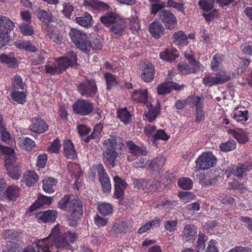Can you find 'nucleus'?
Listing matches in <instances>:
<instances>
[{"label": "nucleus", "instance_id": "nucleus-1", "mask_svg": "<svg viewBox=\"0 0 252 252\" xmlns=\"http://www.w3.org/2000/svg\"><path fill=\"white\" fill-rule=\"evenodd\" d=\"M59 224L56 225L50 232L49 236L34 243L42 252H53V242L56 249L71 250L72 249L71 244L77 239V235L74 232H67L64 233L60 232Z\"/></svg>", "mask_w": 252, "mask_h": 252}, {"label": "nucleus", "instance_id": "nucleus-2", "mask_svg": "<svg viewBox=\"0 0 252 252\" xmlns=\"http://www.w3.org/2000/svg\"><path fill=\"white\" fill-rule=\"evenodd\" d=\"M77 60L76 54L70 51L64 57L48 62L45 65V71L51 75L59 74L70 66L76 65Z\"/></svg>", "mask_w": 252, "mask_h": 252}, {"label": "nucleus", "instance_id": "nucleus-3", "mask_svg": "<svg viewBox=\"0 0 252 252\" xmlns=\"http://www.w3.org/2000/svg\"><path fill=\"white\" fill-rule=\"evenodd\" d=\"M58 207L63 211L70 212L71 216L74 221L82 215L83 210L81 201L72 195H66L62 198L58 203Z\"/></svg>", "mask_w": 252, "mask_h": 252}, {"label": "nucleus", "instance_id": "nucleus-4", "mask_svg": "<svg viewBox=\"0 0 252 252\" xmlns=\"http://www.w3.org/2000/svg\"><path fill=\"white\" fill-rule=\"evenodd\" d=\"M0 150L4 156L5 166L8 171V176L12 179H18L22 172L18 165H14L17 158L14 150L8 147L0 144Z\"/></svg>", "mask_w": 252, "mask_h": 252}, {"label": "nucleus", "instance_id": "nucleus-5", "mask_svg": "<svg viewBox=\"0 0 252 252\" xmlns=\"http://www.w3.org/2000/svg\"><path fill=\"white\" fill-rule=\"evenodd\" d=\"M119 137L114 135L105 140L102 144L103 159L108 164L114 167L115 165L116 159L118 157L119 154L116 151V146Z\"/></svg>", "mask_w": 252, "mask_h": 252}, {"label": "nucleus", "instance_id": "nucleus-6", "mask_svg": "<svg viewBox=\"0 0 252 252\" xmlns=\"http://www.w3.org/2000/svg\"><path fill=\"white\" fill-rule=\"evenodd\" d=\"M69 35L71 41L77 48L86 53L90 52L92 49V44L85 32L72 28L70 30Z\"/></svg>", "mask_w": 252, "mask_h": 252}, {"label": "nucleus", "instance_id": "nucleus-7", "mask_svg": "<svg viewBox=\"0 0 252 252\" xmlns=\"http://www.w3.org/2000/svg\"><path fill=\"white\" fill-rule=\"evenodd\" d=\"M14 27L13 22L7 17L0 15V49L6 45L9 41L8 30Z\"/></svg>", "mask_w": 252, "mask_h": 252}, {"label": "nucleus", "instance_id": "nucleus-8", "mask_svg": "<svg viewBox=\"0 0 252 252\" xmlns=\"http://www.w3.org/2000/svg\"><path fill=\"white\" fill-rule=\"evenodd\" d=\"M217 161V159L212 153H203L196 160V167L198 170H208L214 167Z\"/></svg>", "mask_w": 252, "mask_h": 252}, {"label": "nucleus", "instance_id": "nucleus-9", "mask_svg": "<svg viewBox=\"0 0 252 252\" xmlns=\"http://www.w3.org/2000/svg\"><path fill=\"white\" fill-rule=\"evenodd\" d=\"M93 104L91 102L85 100H79L72 105V109L76 114L81 115H87L93 110Z\"/></svg>", "mask_w": 252, "mask_h": 252}, {"label": "nucleus", "instance_id": "nucleus-10", "mask_svg": "<svg viewBox=\"0 0 252 252\" xmlns=\"http://www.w3.org/2000/svg\"><path fill=\"white\" fill-rule=\"evenodd\" d=\"M78 90L83 96L92 97L96 94L97 87L94 80H88L80 84L78 86Z\"/></svg>", "mask_w": 252, "mask_h": 252}, {"label": "nucleus", "instance_id": "nucleus-11", "mask_svg": "<svg viewBox=\"0 0 252 252\" xmlns=\"http://www.w3.org/2000/svg\"><path fill=\"white\" fill-rule=\"evenodd\" d=\"M96 169L99 175V181L103 191L107 193L110 192L111 185L110 179L105 172L103 165L100 164H97L96 166Z\"/></svg>", "mask_w": 252, "mask_h": 252}, {"label": "nucleus", "instance_id": "nucleus-12", "mask_svg": "<svg viewBox=\"0 0 252 252\" xmlns=\"http://www.w3.org/2000/svg\"><path fill=\"white\" fill-rule=\"evenodd\" d=\"M184 88V85H179L173 82L168 81L159 85L157 88V92L159 95H165L170 93L173 90L181 91Z\"/></svg>", "mask_w": 252, "mask_h": 252}, {"label": "nucleus", "instance_id": "nucleus-13", "mask_svg": "<svg viewBox=\"0 0 252 252\" xmlns=\"http://www.w3.org/2000/svg\"><path fill=\"white\" fill-rule=\"evenodd\" d=\"M191 101L193 102L192 106H195L196 107V120L198 122L203 120L204 112L202 109V104L203 102V99L196 96H189L186 98V102L187 103H190Z\"/></svg>", "mask_w": 252, "mask_h": 252}, {"label": "nucleus", "instance_id": "nucleus-14", "mask_svg": "<svg viewBox=\"0 0 252 252\" xmlns=\"http://www.w3.org/2000/svg\"><path fill=\"white\" fill-rule=\"evenodd\" d=\"M142 68L141 77L146 82H151L154 77V67L150 63H142L140 65Z\"/></svg>", "mask_w": 252, "mask_h": 252}, {"label": "nucleus", "instance_id": "nucleus-15", "mask_svg": "<svg viewBox=\"0 0 252 252\" xmlns=\"http://www.w3.org/2000/svg\"><path fill=\"white\" fill-rule=\"evenodd\" d=\"M57 212L55 210H47L36 214L37 220L43 223L54 222L57 218Z\"/></svg>", "mask_w": 252, "mask_h": 252}, {"label": "nucleus", "instance_id": "nucleus-16", "mask_svg": "<svg viewBox=\"0 0 252 252\" xmlns=\"http://www.w3.org/2000/svg\"><path fill=\"white\" fill-rule=\"evenodd\" d=\"M160 18L169 29H173L177 24L176 17L170 11L162 10L160 14Z\"/></svg>", "mask_w": 252, "mask_h": 252}, {"label": "nucleus", "instance_id": "nucleus-17", "mask_svg": "<svg viewBox=\"0 0 252 252\" xmlns=\"http://www.w3.org/2000/svg\"><path fill=\"white\" fill-rule=\"evenodd\" d=\"M31 122V129L33 132L42 133L48 128L47 124L40 118H33Z\"/></svg>", "mask_w": 252, "mask_h": 252}, {"label": "nucleus", "instance_id": "nucleus-18", "mask_svg": "<svg viewBox=\"0 0 252 252\" xmlns=\"http://www.w3.org/2000/svg\"><path fill=\"white\" fill-rule=\"evenodd\" d=\"M64 155L68 159H74L77 157V153L74 149L73 144L69 140H65L63 142Z\"/></svg>", "mask_w": 252, "mask_h": 252}, {"label": "nucleus", "instance_id": "nucleus-19", "mask_svg": "<svg viewBox=\"0 0 252 252\" xmlns=\"http://www.w3.org/2000/svg\"><path fill=\"white\" fill-rule=\"evenodd\" d=\"M33 12L47 27H48V25L49 26H51V24H52L53 22L51 21V14L50 12L42 10L37 7Z\"/></svg>", "mask_w": 252, "mask_h": 252}, {"label": "nucleus", "instance_id": "nucleus-20", "mask_svg": "<svg viewBox=\"0 0 252 252\" xmlns=\"http://www.w3.org/2000/svg\"><path fill=\"white\" fill-rule=\"evenodd\" d=\"M197 233L196 227L190 224L186 225L182 232V237L188 241H192L195 239Z\"/></svg>", "mask_w": 252, "mask_h": 252}, {"label": "nucleus", "instance_id": "nucleus-21", "mask_svg": "<svg viewBox=\"0 0 252 252\" xmlns=\"http://www.w3.org/2000/svg\"><path fill=\"white\" fill-rule=\"evenodd\" d=\"M178 57L177 50L173 48L166 49L159 54L160 58L167 62H172Z\"/></svg>", "mask_w": 252, "mask_h": 252}, {"label": "nucleus", "instance_id": "nucleus-22", "mask_svg": "<svg viewBox=\"0 0 252 252\" xmlns=\"http://www.w3.org/2000/svg\"><path fill=\"white\" fill-rule=\"evenodd\" d=\"M38 179V175L34 171L29 170L24 173L22 182L27 186L30 187L36 183Z\"/></svg>", "mask_w": 252, "mask_h": 252}, {"label": "nucleus", "instance_id": "nucleus-23", "mask_svg": "<svg viewBox=\"0 0 252 252\" xmlns=\"http://www.w3.org/2000/svg\"><path fill=\"white\" fill-rule=\"evenodd\" d=\"M172 41L179 47L186 45L188 43L187 36L183 31L175 32L172 35Z\"/></svg>", "mask_w": 252, "mask_h": 252}, {"label": "nucleus", "instance_id": "nucleus-24", "mask_svg": "<svg viewBox=\"0 0 252 252\" xmlns=\"http://www.w3.org/2000/svg\"><path fill=\"white\" fill-rule=\"evenodd\" d=\"M52 197L46 196L44 195H40L38 197L37 200L30 206L29 208V211L32 212L44 204H50L52 203Z\"/></svg>", "mask_w": 252, "mask_h": 252}, {"label": "nucleus", "instance_id": "nucleus-25", "mask_svg": "<svg viewBox=\"0 0 252 252\" xmlns=\"http://www.w3.org/2000/svg\"><path fill=\"white\" fill-rule=\"evenodd\" d=\"M228 132L233 136L239 143L244 144L248 140L247 133L242 129H230L228 130Z\"/></svg>", "mask_w": 252, "mask_h": 252}, {"label": "nucleus", "instance_id": "nucleus-26", "mask_svg": "<svg viewBox=\"0 0 252 252\" xmlns=\"http://www.w3.org/2000/svg\"><path fill=\"white\" fill-rule=\"evenodd\" d=\"M133 100L146 104L148 99V91L146 89L135 90L131 94Z\"/></svg>", "mask_w": 252, "mask_h": 252}, {"label": "nucleus", "instance_id": "nucleus-27", "mask_svg": "<svg viewBox=\"0 0 252 252\" xmlns=\"http://www.w3.org/2000/svg\"><path fill=\"white\" fill-rule=\"evenodd\" d=\"M164 28L161 24L154 21L150 25L149 31L152 36L155 38H158L162 34Z\"/></svg>", "mask_w": 252, "mask_h": 252}, {"label": "nucleus", "instance_id": "nucleus-28", "mask_svg": "<svg viewBox=\"0 0 252 252\" xmlns=\"http://www.w3.org/2000/svg\"><path fill=\"white\" fill-rule=\"evenodd\" d=\"M46 32L49 37L54 42L58 43L61 41L60 33L53 24H51V26L48 25V27H46Z\"/></svg>", "mask_w": 252, "mask_h": 252}, {"label": "nucleus", "instance_id": "nucleus-29", "mask_svg": "<svg viewBox=\"0 0 252 252\" xmlns=\"http://www.w3.org/2000/svg\"><path fill=\"white\" fill-rule=\"evenodd\" d=\"M84 4L96 10H105L108 8V5L97 0H85Z\"/></svg>", "mask_w": 252, "mask_h": 252}, {"label": "nucleus", "instance_id": "nucleus-30", "mask_svg": "<svg viewBox=\"0 0 252 252\" xmlns=\"http://www.w3.org/2000/svg\"><path fill=\"white\" fill-rule=\"evenodd\" d=\"M20 195V188L14 185L8 187L5 191L6 198L9 200H13Z\"/></svg>", "mask_w": 252, "mask_h": 252}, {"label": "nucleus", "instance_id": "nucleus-31", "mask_svg": "<svg viewBox=\"0 0 252 252\" xmlns=\"http://www.w3.org/2000/svg\"><path fill=\"white\" fill-rule=\"evenodd\" d=\"M101 22L106 26H110L120 20V18L113 12H108L100 18Z\"/></svg>", "mask_w": 252, "mask_h": 252}, {"label": "nucleus", "instance_id": "nucleus-32", "mask_svg": "<svg viewBox=\"0 0 252 252\" xmlns=\"http://www.w3.org/2000/svg\"><path fill=\"white\" fill-rule=\"evenodd\" d=\"M117 117L125 124H129L131 120V115L126 108H119L117 111Z\"/></svg>", "mask_w": 252, "mask_h": 252}, {"label": "nucleus", "instance_id": "nucleus-33", "mask_svg": "<svg viewBox=\"0 0 252 252\" xmlns=\"http://www.w3.org/2000/svg\"><path fill=\"white\" fill-rule=\"evenodd\" d=\"M191 67L186 63H181L179 64L178 68L181 74L186 75L191 73H194L199 69V65L190 64Z\"/></svg>", "mask_w": 252, "mask_h": 252}, {"label": "nucleus", "instance_id": "nucleus-34", "mask_svg": "<svg viewBox=\"0 0 252 252\" xmlns=\"http://www.w3.org/2000/svg\"><path fill=\"white\" fill-rule=\"evenodd\" d=\"M249 112L247 110L235 109L231 114L232 118L237 122L247 121L248 120Z\"/></svg>", "mask_w": 252, "mask_h": 252}, {"label": "nucleus", "instance_id": "nucleus-35", "mask_svg": "<svg viewBox=\"0 0 252 252\" xmlns=\"http://www.w3.org/2000/svg\"><path fill=\"white\" fill-rule=\"evenodd\" d=\"M75 21L81 26L85 28L90 27L93 24L92 16L90 14L87 13L82 16L76 17Z\"/></svg>", "mask_w": 252, "mask_h": 252}, {"label": "nucleus", "instance_id": "nucleus-36", "mask_svg": "<svg viewBox=\"0 0 252 252\" xmlns=\"http://www.w3.org/2000/svg\"><path fill=\"white\" fill-rule=\"evenodd\" d=\"M127 145L129 152L134 156L145 155L146 153L144 148H141L135 145L132 141H128Z\"/></svg>", "mask_w": 252, "mask_h": 252}, {"label": "nucleus", "instance_id": "nucleus-37", "mask_svg": "<svg viewBox=\"0 0 252 252\" xmlns=\"http://www.w3.org/2000/svg\"><path fill=\"white\" fill-rule=\"evenodd\" d=\"M42 189L49 193L54 191V187L56 186L57 180L53 178H48L43 180Z\"/></svg>", "mask_w": 252, "mask_h": 252}, {"label": "nucleus", "instance_id": "nucleus-38", "mask_svg": "<svg viewBox=\"0 0 252 252\" xmlns=\"http://www.w3.org/2000/svg\"><path fill=\"white\" fill-rule=\"evenodd\" d=\"M161 220L159 219H155L152 221L147 222L145 224L141 226L138 230V233L141 234L147 232L152 227H158L160 224Z\"/></svg>", "mask_w": 252, "mask_h": 252}, {"label": "nucleus", "instance_id": "nucleus-39", "mask_svg": "<svg viewBox=\"0 0 252 252\" xmlns=\"http://www.w3.org/2000/svg\"><path fill=\"white\" fill-rule=\"evenodd\" d=\"M97 210L99 213L103 216L109 215L112 213V206L108 203L99 202L97 204Z\"/></svg>", "mask_w": 252, "mask_h": 252}, {"label": "nucleus", "instance_id": "nucleus-40", "mask_svg": "<svg viewBox=\"0 0 252 252\" xmlns=\"http://www.w3.org/2000/svg\"><path fill=\"white\" fill-rule=\"evenodd\" d=\"M126 228V226L124 223H115L110 231V234L118 237L125 233Z\"/></svg>", "mask_w": 252, "mask_h": 252}, {"label": "nucleus", "instance_id": "nucleus-41", "mask_svg": "<svg viewBox=\"0 0 252 252\" xmlns=\"http://www.w3.org/2000/svg\"><path fill=\"white\" fill-rule=\"evenodd\" d=\"M124 27V20L120 17V20L112 25L110 31L114 34L120 36L122 34Z\"/></svg>", "mask_w": 252, "mask_h": 252}, {"label": "nucleus", "instance_id": "nucleus-42", "mask_svg": "<svg viewBox=\"0 0 252 252\" xmlns=\"http://www.w3.org/2000/svg\"><path fill=\"white\" fill-rule=\"evenodd\" d=\"M18 141L20 146L27 150L32 149L35 145L33 140L27 137L19 138Z\"/></svg>", "mask_w": 252, "mask_h": 252}, {"label": "nucleus", "instance_id": "nucleus-43", "mask_svg": "<svg viewBox=\"0 0 252 252\" xmlns=\"http://www.w3.org/2000/svg\"><path fill=\"white\" fill-rule=\"evenodd\" d=\"M12 99L20 104H23L26 101V95L24 92L13 91L11 93Z\"/></svg>", "mask_w": 252, "mask_h": 252}, {"label": "nucleus", "instance_id": "nucleus-44", "mask_svg": "<svg viewBox=\"0 0 252 252\" xmlns=\"http://www.w3.org/2000/svg\"><path fill=\"white\" fill-rule=\"evenodd\" d=\"M215 3V0H200L198 5L201 9L204 12H209L213 9Z\"/></svg>", "mask_w": 252, "mask_h": 252}, {"label": "nucleus", "instance_id": "nucleus-45", "mask_svg": "<svg viewBox=\"0 0 252 252\" xmlns=\"http://www.w3.org/2000/svg\"><path fill=\"white\" fill-rule=\"evenodd\" d=\"M251 169V168L248 167L247 164L241 165L238 166H233L231 170V172L235 176L240 177L243 176L245 172Z\"/></svg>", "mask_w": 252, "mask_h": 252}, {"label": "nucleus", "instance_id": "nucleus-46", "mask_svg": "<svg viewBox=\"0 0 252 252\" xmlns=\"http://www.w3.org/2000/svg\"><path fill=\"white\" fill-rule=\"evenodd\" d=\"M236 143L233 140H230L225 143H221L219 148L221 151L227 152L233 151L236 148Z\"/></svg>", "mask_w": 252, "mask_h": 252}, {"label": "nucleus", "instance_id": "nucleus-47", "mask_svg": "<svg viewBox=\"0 0 252 252\" xmlns=\"http://www.w3.org/2000/svg\"><path fill=\"white\" fill-rule=\"evenodd\" d=\"M218 84H223L228 81L230 78V74L223 70H220L216 75Z\"/></svg>", "mask_w": 252, "mask_h": 252}, {"label": "nucleus", "instance_id": "nucleus-48", "mask_svg": "<svg viewBox=\"0 0 252 252\" xmlns=\"http://www.w3.org/2000/svg\"><path fill=\"white\" fill-rule=\"evenodd\" d=\"M178 185L183 189H189L192 187L193 182L189 178L183 177L178 180Z\"/></svg>", "mask_w": 252, "mask_h": 252}, {"label": "nucleus", "instance_id": "nucleus-49", "mask_svg": "<svg viewBox=\"0 0 252 252\" xmlns=\"http://www.w3.org/2000/svg\"><path fill=\"white\" fill-rule=\"evenodd\" d=\"M35 55L36 56L31 59L32 64L36 65L42 63L44 61L46 53L43 51H40Z\"/></svg>", "mask_w": 252, "mask_h": 252}, {"label": "nucleus", "instance_id": "nucleus-50", "mask_svg": "<svg viewBox=\"0 0 252 252\" xmlns=\"http://www.w3.org/2000/svg\"><path fill=\"white\" fill-rule=\"evenodd\" d=\"M165 159L161 157L157 158L152 161H149V167L153 170H157L161 168L164 164Z\"/></svg>", "mask_w": 252, "mask_h": 252}, {"label": "nucleus", "instance_id": "nucleus-51", "mask_svg": "<svg viewBox=\"0 0 252 252\" xmlns=\"http://www.w3.org/2000/svg\"><path fill=\"white\" fill-rule=\"evenodd\" d=\"M104 78L108 90H110L112 87L116 85L117 84L116 77L110 73H105Z\"/></svg>", "mask_w": 252, "mask_h": 252}, {"label": "nucleus", "instance_id": "nucleus-52", "mask_svg": "<svg viewBox=\"0 0 252 252\" xmlns=\"http://www.w3.org/2000/svg\"><path fill=\"white\" fill-rule=\"evenodd\" d=\"M12 87L14 89L23 90L25 87V84L23 82L22 78L21 76L16 75L11 79Z\"/></svg>", "mask_w": 252, "mask_h": 252}, {"label": "nucleus", "instance_id": "nucleus-53", "mask_svg": "<svg viewBox=\"0 0 252 252\" xmlns=\"http://www.w3.org/2000/svg\"><path fill=\"white\" fill-rule=\"evenodd\" d=\"M179 197L184 203H187L194 199L195 196L190 192L181 191L179 193Z\"/></svg>", "mask_w": 252, "mask_h": 252}, {"label": "nucleus", "instance_id": "nucleus-54", "mask_svg": "<svg viewBox=\"0 0 252 252\" xmlns=\"http://www.w3.org/2000/svg\"><path fill=\"white\" fill-rule=\"evenodd\" d=\"M222 62V56L220 55H215L213 56L211 62V68L214 71H217L220 67Z\"/></svg>", "mask_w": 252, "mask_h": 252}, {"label": "nucleus", "instance_id": "nucleus-55", "mask_svg": "<svg viewBox=\"0 0 252 252\" xmlns=\"http://www.w3.org/2000/svg\"><path fill=\"white\" fill-rule=\"evenodd\" d=\"M61 147L60 140L58 139L55 140L47 149V151L51 154H58L60 152Z\"/></svg>", "mask_w": 252, "mask_h": 252}, {"label": "nucleus", "instance_id": "nucleus-56", "mask_svg": "<svg viewBox=\"0 0 252 252\" xmlns=\"http://www.w3.org/2000/svg\"><path fill=\"white\" fill-rule=\"evenodd\" d=\"M136 168H148L149 167V161L147 157L137 158L134 162Z\"/></svg>", "mask_w": 252, "mask_h": 252}, {"label": "nucleus", "instance_id": "nucleus-57", "mask_svg": "<svg viewBox=\"0 0 252 252\" xmlns=\"http://www.w3.org/2000/svg\"><path fill=\"white\" fill-rule=\"evenodd\" d=\"M103 125L101 124H98L94 127V130L92 133V137L93 139L95 141H98L99 138L102 135Z\"/></svg>", "mask_w": 252, "mask_h": 252}, {"label": "nucleus", "instance_id": "nucleus-58", "mask_svg": "<svg viewBox=\"0 0 252 252\" xmlns=\"http://www.w3.org/2000/svg\"><path fill=\"white\" fill-rule=\"evenodd\" d=\"M197 178L199 182L204 186H209L214 184L215 183V179H209L207 175L200 174H197Z\"/></svg>", "mask_w": 252, "mask_h": 252}, {"label": "nucleus", "instance_id": "nucleus-59", "mask_svg": "<svg viewBox=\"0 0 252 252\" xmlns=\"http://www.w3.org/2000/svg\"><path fill=\"white\" fill-rule=\"evenodd\" d=\"M19 28L21 33L24 35H31L34 32L32 27L25 23L21 24L19 25Z\"/></svg>", "mask_w": 252, "mask_h": 252}, {"label": "nucleus", "instance_id": "nucleus-60", "mask_svg": "<svg viewBox=\"0 0 252 252\" xmlns=\"http://www.w3.org/2000/svg\"><path fill=\"white\" fill-rule=\"evenodd\" d=\"M21 233V232L17 230H7L4 232L3 237L5 239L14 240L18 238Z\"/></svg>", "mask_w": 252, "mask_h": 252}, {"label": "nucleus", "instance_id": "nucleus-61", "mask_svg": "<svg viewBox=\"0 0 252 252\" xmlns=\"http://www.w3.org/2000/svg\"><path fill=\"white\" fill-rule=\"evenodd\" d=\"M17 46L21 49H25L32 52L35 51V47L29 41H21L18 43Z\"/></svg>", "mask_w": 252, "mask_h": 252}, {"label": "nucleus", "instance_id": "nucleus-62", "mask_svg": "<svg viewBox=\"0 0 252 252\" xmlns=\"http://www.w3.org/2000/svg\"><path fill=\"white\" fill-rule=\"evenodd\" d=\"M218 15V12L215 9H212L209 12H204L202 14V16L207 22H210L215 18H216Z\"/></svg>", "mask_w": 252, "mask_h": 252}, {"label": "nucleus", "instance_id": "nucleus-63", "mask_svg": "<svg viewBox=\"0 0 252 252\" xmlns=\"http://www.w3.org/2000/svg\"><path fill=\"white\" fill-rule=\"evenodd\" d=\"M207 237L203 233L199 234L197 241V248L198 251L203 250L205 247V242L207 241Z\"/></svg>", "mask_w": 252, "mask_h": 252}, {"label": "nucleus", "instance_id": "nucleus-64", "mask_svg": "<svg viewBox=\"0 0 252 252\" xmlns=\"http://www.w3.org/2000/svg\"><path fill=\"white\" fill-rule=\"evenodd\" d=\"M19 247L16 243L9 241L3 250V252H19Z\"/></svg>", "mask_w": 252, "mask_h": 252}]
</instances>
